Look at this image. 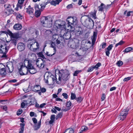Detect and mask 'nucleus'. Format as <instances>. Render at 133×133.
<instances>
[{
    "mask_svg": "<svg viewBox=\"0 0 133 133\" xmlns=\"http://www.w3.org/2000/svg\"><path fill=\"white\" fill-rule=\"evenodd\" d=\"M97 35V33L95 32H94V35H93V39L95 40L96 39V37Z\"/></svg>",
    "mask_w": 133,
    "mask_h": 133,
    "instance_id": "nucleus-54",
    "label": "nucleus"
},
{
    "mask_svg": "<svg viewBox=\"0 0 133 133\" xmlns=\"http://www.w3.org/2000/svg\"><path fill=\"white\" fill-rule=\"evenodd\" d=\"M123 43V42L122 41H121L119 42L116 44L115 45V46L117 47L118 45H121Z\"/></svg>",
    "mask_w": 133,
    "mask_h": 133,
    "instance_id": "nucleus-43",
    "label": "nucleus"
},
{
    "mask_svg": "<svg viewBox=\"0 0 133 133\" xmlns=\"http://www.w3.org/2000/svg\"><path fill=\"white\" fill-rule=\"evenodd\" d=\"M27 46L31 50L34 51L38 49L39 47V44L34 40L29 41Z\"/></svg>",
    "mask_w": 133,
    "mask_h": 133,
    "instance_id": "nucleus-7",
    "label": "nucleus"
},
{
    "mask_svg": "<svg viewBox=\"0 0 133 133\" xmlns=\"http://www.w3.org/2000/svg\"><path fill=\"white\" fill-rule=\"evenodd\" d=\"M32 120L33 122L35 124H37V120L35 118H32Z\"/></svg>",
    "mask_w": 133,
    "mask_h": 133,
    "instance_id": "nucleus-49",
    "label": "nucleus"
},
{
    "mask_svg": "<svg viewBox=\"0 0 133 133\" xmlns=\"http://www.w3.org/2000/svg\"><path fill=\"white\" fill-rule=\"evenodd\" d=\"M6 66L8 68L9 72H11L14 69L13 63L11 62H8L7 63Z\"/></svg>",
    "mask_w": 133,
    "mask_h": 133,
    "instance_id": "nucleus-15",
    "label": "nucleus"
},
{
    "mask_svg": "<svg viewBox=\"0 0 133 133\" xmlns=\"http://www.w3.org/2000/svg\"><path fill=\"white\" fill-rule=\"evenodd\" d=\"M45 4H39L35 7V15L37 17H39L41 15V12L43 10L45 6Z\"/></svg>",
    "mask_w": 133,
    "mask_h": 133,
    "instance_id": "nucleus-8",
    "label": "nucleus"
},
{
    "mask_svg": "<svg viewBox=\"0 0 133 133\" xmlns=\"http://www.w3.org/2000/svg\"><path fill=\"white\" fill-rule=\"evenodd\" d=\"M55 115H52L51 116L50 119L51 120L55 121Z\"/></svg>",
    "mask_w": 133,
    "mask_h": 133,
    "instance_id": "nucleus-51",
    "label": "nucleus"
},
{
    "mask_svg": "<svg viewBox=\"0 0 133 133\" xmlns=\"http://www.w3.org/2000/svg\"><path fill=\"white\" fill-rule=\"evenodd\" d=\"M83 33V30L82 28H80L78 30H77L76 33H74L73 32V33L75 34L77 36H79L81 35Z\"/></svg>",
    "mask_w": 133,
    "mask_h": 133,
    "instance_id": "nucleus-23",
    "label": "nucleus"
},
{
    "mask_svg": "<svg viewBox=\"0 0 133 133\" xmlns=\"http://www.w3.org/2000/svg\"><path fill=\"white\" fill-rule=\"evenodd\" d=\"M32 35L34 38H36L37 37L38 35V31L34 30V32L32 33Z\"/></svg>",
    "mask_w": 133,
    "mask_h": 133,
    "instance_id": "nucleus-25",
    "label": "nucleus"
},
{
    "mask_svg": "<svg viewBox=\"0 0 133 133\" xmlns=\"http://www.w3.org/2000/svg\"><path fill=\"white\" fill-rule=\"evenodd\" d=\"M123 64V62L121 61H119L117 63V64L119 66H120Z\"/></svg>",
    "mask_w": 133,
    "mask_h": 133,
    "instance_id": "nucleus-37",
    "label": "nucleus"
},
{
    "mask_svg": "<svg viewBox=\"0 0 133 133\" xmlns=\"http://www.w3.org/2000/svg\"><path fill=\"white\" fill-rule=\"evenodd\" d=\"M41 87L39 85H37L34 87L33 91L34 92L39 91L41 90Z\"/></svg>",
    "mask_w": 133,
    "mask_h": 133,
    "instance_id": "nucleus-22",
    "label": "nucleus"
},
{
    "mask_svg": "<svg viewBox=\"0 0 133 133\" xmlns=\"http://www.w3.org/2000/svg\"><path fill=\"white\" fill-rule=\"evenodd\" d=\"M50 4L52 5L56 6L57 4H58L56 1H52L50 2Z\"/></svg>",
    "mask_w": 133,
    "mask_h": 133,
    "instance_id": "nucleus-34",
    "label": "nucleus"
},
{
    "mask_svg": "<svg viewBox=\"0 0 133 133\" xmlns=\"http://www.w3.org/2000/svg\"><path fill=\"white\" fill-rule=\"evenodd\" d=\"M41 124V121L38 122V124H35L34 126V130H36L38 129L40 127Z\"/></svg>",
    "mask_w": 133,
    "mask_h": 133,
    "instance_id": "nucleus-24",
    "label": "nucleus"
},
{
    "mask_svg": "<svg viewBox=\"0 0 133 133\" xmlns=\"http://www.w3.org/2000/svg\"><path fill=\"white\" fill-rule=\"evenodd\" d=\"M62 116V113L61 112L58 114L56 116V119H57L59 118H61Z\"/></svg>",
    "mask_w": 133,
    "mask_h": 133,
    "instance_id": "nucleus-33",
    "label": "nucleus"
},
{
    "mask_svg": "<svg viewBox=\"0 0 133 133\" xmlns=\"http://www.w3.org/2000/svg\"><path fill=\"white\" fill-rule=\"evenodd\" d=\"M116 88V87H113L110 88V91H111L115 90Z\"/></svg>",
    "mask_w": 133,
    "mask_h": 133,
    "instance_id": "nucleus-59",
    "label": "nucleus"
},
{
    "mask_svg": "<svg viewBox=\"0 0 133 133\" xmlns=\"http://www.w3.org/2000/svg\"><path fill=\"white\" fill-rule=\"evenodd\" d=\"M105 96L104 94H103L102 95L101 97L102 101L104 100L105 99Z\"/></svg>",
    "mask_w": 133,
    "mask_h": 133,
    "instance_id": "nucleus-52",
    "label": "nucleus"
},
{
    "mask_svg": "<svg viewBox=\"0 0 133 133\" xmlns=\"http://www.w3.org/2000/svg\"><path fill=\"white\" fill-rule=\"evenodd\" d=\"M45 62L41 58H38L36 62L37 66L41 69L43 68L44 66Z\"/></svg>",
    "mask_w": 133,
    "mask_h": 133,
    "instance_id": "nucleus-12",
    "label": "nucleus"
},
{
    "mask_svg": "<svg viewBox=\"0 0 133 133\" xmlns=\"http://www.w3.org/2000/svg\"><path fill=\"white\" fill-rule=\"evenodd\" d=\"M62 95L64 97V98L65 99H67L68 98V95L66 93H63Z\"/></svg>",
    "mask_w": 133,
    "mask_h": 133,
    "instance_id": "nucleus-46",
    "label": "nucleus"
},
{
    "mask_svg": "<svg viewBox=\"0 0 133 133\" xmlns=\"http://www.w3.org/2000/svg\"><path fill=\"white\" fill-rule=\"evenodd\" d=\"M131 50H132L131 47H128L126 48L123 51L127 53L129 52Z\"/></svg>",
    "mask_w": 133,
    "mask_h": 133,
    "instance_id": "nucleus-30",
    "label": "nucleus"
},
{
    "mask_svg": "<svg viewBox=\"0 0 133 133\" xmlns=\"http://www.w3.org/2000/svg\"><path fill=\"white\" fill-rule=\"evenodd\" d=\"M96 11L95 10L94 12L92 14V17L95 19L96 18Z\"/></svg>",
    "mask_w": 133,
    "mask_h": 133,
    "instance_id": "nucleus-44",
    "label": "nucleus"
},
{
    "mask_svg": "<svg viewBox=\"0 0 133 133\" xmlns=\"http://www.w3.org/2000/svg\"><path fill=\"white\" fill-rule=\"evenodd\" d=\"M74 130L73 129L69 128L66 129L64 133H74Z\"/></svg>",
    "mask_w": 133,
    "mask_h": 133,
    "instance_id": "nucleus-26",
    "label": "nucleus"
},
{
    "mask_svg": "<svg viewBox=\"0 0 133 133\" xmlns=\"http://www.w3.org/2000/svg\"><path fill=\"white\" fill-rule=\"evenodd\" d=\"M70 75V74L69 71L67 70L62 71V72L59 71L58 74V81H57V83L60 84L61 83H65L69 78Z\"/></svg>",
    "mask_w": 133,
    "mask_h": 133,
    "instance_id": "nucleus-2",
    "label": "nucleus"
},
{
    "mask_svg": "<svg viewBox=\"0 0 133 133\" xmlns=\"http://www.w3.org/2000/svg\"><path fill=\"white\" fill-rule=\"evenodd\" d=\"M22 16L20 14L17 15L16 16L17 19H22Z\"/></svg>",
    "mask_w": 133,
    "mask_h": 133,
    "instance_id": "nucleus-47",
    "label": "nucleus"
},
{
    "mask_svg": "<svg viewBox=\"0 0 133 133\" xmlns=\"http://www.w3.org/2000/svg\"><path fill=\"white\" fill-rule=\"evenodd\" d=\"M7 32L5 31L0 32V39L2 40L6 39V35Z\"/></svg>",
    "mask_w": 133,
    "mask_h": 133,
    "instance_id": "nucleus-17",
    "label": "nucleus"
},
{
    "mask_svg": "<svg viewBox=\"0 0 133 133\" xmlns=\"http://www.w3.org/2000/svg\"><path fill=\"white\" fill-rule=\"evenodd\" d=\"M56 101H62L63 100L62 99H61L60 98H56Z\"/></svg>",
    "mask_w": 133,
    "mask_h": 133,
    "instance_id": "nucleus-63",
    "label": "nucleus"
},
{
    "mask_svg": "<svg viewBox=\"0 0 133 133\" xmlns=\"http://www.w3.org/2000/svg\"><path fill=\"white\" fill-rule=\"evenodd\" d=\"M51 111L52 113H56L57 112V111L55 108L51 110Z\"/></svg>",
    "mask_w": 133,
    "mask_h": 133,
    "instance_id": "nucleus-61",
    "label": "nucleus"
},
{
    "mask_svg": "<svg viewBox=\"0 0 133 133\" xmlns=\"http://www.w3.org/2000/svg\"><path fill=\"white\" fill-rule=\"evenodd\" d=\"M88 129V127L86 126H83L82 127L81 129V131L79 133H82L83 132L86 131Z\"/></svg>",
    "mask_w": 133,
    "mask_h": 133,
    "instance_id": "nucleus-28",
    "label": "nucleus"
},
{
    "mask_svg": "<svg viewBox=\"0 0 133 133\" xmlns=\"http://www.w3.org/2000/svg\"><path fill=\"white\" fill-rule=\"evenodd\" d=\"M55 43H56V42L55 43V42H52L51 44V46L54 48V52H55V53L56 52V49Z\"/></svg>",
    "mask_w": 133,
    "mask_h": 133,
    "instance_id": "nucleus-29",
    "label": "nucleus"
},
{
    "mask_svg": "<svg viewBox=\"0 0 133 133\" xmlns=\"http://www.w3.org/2000/svg\"><path fill=\"white\" fill-rule=\"evenodd\" d=\"M40 21L42 25L45 27L50 28L52 25V20L50 16L42 17Z\"/></svg>",
    "mask_w": 133,
    "mask_h": 133,
    "instance_id": "nucleus-4",
    "label": "nucleus"
},
{
    "mask_svg": "<svg viewBox=\"0 0 133 133\" xmlns=\"http://www.w3.org/2000/svg\"><path fill=\"white\" fill-rule=\"evenodd\" d=\"M46 104L45 103H43L41 104L40 106H39V108H43L46 105Z\"/></svg>",
    "mask_w": 133,
    "mask_h": 133,
    "instance_id": "nucleus-57",
    "label": "nucleus"
},
{
    "mask_svg": "<svg viewBox=\"0 0 133 133\" xmlns=\"http://www.w3.org/2000/svg\"><path fill=\"white\" fill-rule=\"evenodd\" d=\"M76 95L74 94L71 93V99H74L75 98Z\"/></svg>",
    "mask_w": 133,
    "mask_h": 133,
    "instance_id": "nucleus-40",
    "label": "nucleus"
},
{
    "mask_svg": "<svg viewBox=\"0 0 133 133\" xmlns=\"http://www.w3.org/2000/svg\"><path fill=\"white\" fill-rule=\"evenodd\" d=\"M24 130V128L23 127L21 128L20 130L19 131V133H23Z\"/></svg>",
    "mask_w": 133,
    "mask_h": 133,
    "instance_id": "nucleus-58",
    "label": "nucleus"
},
{
    "mask_svg": "<svg viewBox=\"0 0 133 133\" xmlns=\"http://www.w3.org/2000/svg\"><path fill=\"white\" fill-rule=\"evenodd\" d=\"M104 5V4L103 3H101L100 6L98 7L99 9L98 11H102L103 9L104 8L103 6Z\"/></svg>",
    "mask_w": 133,
    "mask_h": 133,
    "instance_id": "nucleus-31",
    "label": "nucleus"
},
{
    "mask_svg": "<svg viewBox=\"0 0 133 133\" xmlns=\"http://www.w3.org/2000/svg\"><path fill=\"white\" fill-rule=\"evenodd\" d=\"M24 0H18V3L17 5V8H19L21 9L22 7V5L24 1Z\"/></svg>",
    "mask_w": 133,
    "mask_h": 133,
    "instance_id": "nucleus-20",
    "label": "nucleus"
},
{
    "mask_svg": "<svg viewBox=\"0 0 133 133\" xmlns=\"http://www.w3.org/2000/svg\"><path fill=\"white\" fill-rule=\"evenodd\" d=\"M5 68V66L2 64H0V70Z\"/></svg>",
    "mask_w": 133,
    "mask_h": 133,
    "instance_id": "nucleus-45",
    "label": "nucleus"
},
{
    "mask_svg": "<svg viewBox=\"0 0 133 133\" xmlns=\"http://www.w3.org/2000/svg\"><path fill=\"white\" fill-rule=\"evenodd\" d=\"M41 91L42 92H45L46 90V89L44 88H41Z\"/></svg>",
    "mask_w": 133,
    "mask_h": 133,
    "instance_id": "nucleus-56",
    "label": "nucleus"
},
{
    "mask_svg": "<svg viewBox=\"0 0 133 133\" xmlns=\"http://www.w3.org/2000/svg\"><path fill=\"white\" fill-rule=\"evenodd\" d=\"M72 4H69L67 6V8L68 9H69L72 8Z\"/></svg>",
    "mask_w": 133,
    "mask_h": 133,
    "instance_id": "nucleus-60",
    "label": "nucleus"
},
{
    "mask_svg": "<svg viewBox=\"0 0 133 133\" xmlns=\"http://www.w3.org/2000/svg\"><path fill=\"white\" fill-rule=\"evenodd\" d=\"M0 74L2 76H4L6 75V72L5 68L0 70Z\"/></svg>",
    "mask_w": 133,
    "mask_h": 133,
    "instance_id": "nucleus-27",
    "label": "nucleus"
},
{
    "mask_svg": "<svg viewBox=\"0 0 133 133\" xmlns=\"http://www.w3.org/2000/svg\"><path fill=\"white\" fill-rule=\"evenodd\" d=\"M129 110L128 109L121 110L119 117V119L120 120L122 121L125 118L127 115L128 114V111Z\"/></svg>",
    "mask_w": 133,
    "mask_h": 133,
    "instance_id": "nucleus-11",
    "label": "nucleus"
},
{
    "mask_svg": "<svg viewBox=\"0 0 133 133\" xmlns=\"http://www.w3.org/2000/svg\"><path fill=\"white\" fill-rule=\"evenodd\" d=\"M20 66L18 67L20 74L21 75L26 74L28 72L27 66L24 65L22 63H20Z\"/></svg>",
    "mask_w": 133,
    "mask_h": 133,
    "instance_id": "nucleus-10",
    "label": "nucleus"
},
{
    "mask_svg": "<svg viewBox=\"0 0 133 133\" xmlns=\"http://www.w3.org/2000/svg\"><path fill=\"white\" fill-rule=\"evenodd\" d=\"M26 12L29 15L32 16L34 15V10L30 5H29L28 7L26 8Z\"/></svg>",
    "mask_w": 133,
    "mask_h": 133,
    "instance_id": "nucleus-14",
    "label": "nucleus"
},
{
    "mask_svg": "<svg viewBox=\"0 0 133 133\" xmlns=\"http://www.w3.org/2000/svg\"><path fill=\"white\" fill-rule=\"evenodd\" d=\"M8 34L11 37V43L15 46L17 44V39L19 37V34L17 33H13L9 31L8 32Z\"/></svg>",
    "mask_w": 133,
    "mask_h": 133,
    "instance_id": "nucleus-6",
    "label": "nucleus"
},
{
    "mask_svg": "<svg viewBox=\"0 0 133 133\" xmlns=\"http://www.w3.org/2000/svg\"><path fill=\"white\" fill-rule=\"evenodd\" d=\"M66 21L68 22L67 29L72 31H74L75 30L74 26L77 23L76 18L74 17H69L67 18Z\"/></svg>",
    "mask_w": 133,
    "mask_h": 133,
    "instance_id": "nucleus-3",
    "label": "nucleus"
},
{
    "mask_svg": "<svg viewBox=\"0 0 133 133\" xmlns=\"http://www.w3.org/2000/svg\"><path fill=\"white\" fill-rule=\"evenodd\" d=\"M7 45L5 44L3 45H1L0 46V53L3 54L1 56V58H6V54L9 49V47Z\"/></svg>",
    "mask_w": 133,
    "mask_h": 133,
    "instance_id": "nucleus-9",
    "label": "nucleus"
},
{
    "mask_svg": "<svg viewBox=\"0 0 133 133\" xmlns=\"http://www.w3.org/2000/svg\"><path fill=\"white\" fill-rule=\"evenodd\" d=\"M65 23L64 22H63L62 23H61V24H57L56 26L58 29H60L62 30L61 35L63 36V38L66 39H69L71 37V36L73 34V31H72L71 30L70 31H68L65 32L63 34V32L65 31L64 30H63V29H66V26H65Z\"/></svg>",
    "mask_w": 133,
    "mask_h": 133,
    "instance_id": "nucleus-1",
    "label": "nucleus"
},
{
    "mask_svg": "<svg viewBox=\"0 0 133 133\" xmlns=\"http://www.w3.org/2000/svg\"><path fill=\"white\" fill-rule=\"evenodd\" d=\"M5 6H6V8L7 10H9V11L10 12H13V11L12 10H10V8L11 5H8L6 6V5H5Z\"/></svg>",
    "mask_w": 133,
    "mask_h": 133,
    "instance_id": "nucleus-32",
    "label": "nucleus"
},
{
    "mask_svg": "<svg viewBox=\"0 0 133 133\" xmlns=\"http://www.w3.org/2000/svg\"><path fill=\"white\" fill-rule=\"evenodd\" d=\"M102 48L103 49L105 48L106 45V43L105 42H103L102 44Z\"/></svg>",
    "mask_w": 133,
    "mask_h": 133,
    "instance_id": "nucleus-50",
    "label": "nucleus"
},
{
    "mask_svg": "<svg viewBox=\"0 0 133 133\" xmlns=\"http://www.w3.org/2000/svg\"><path fill=\"white\" fill-rule=\"evenodd\" d=\"M30 115L31 116H33L34 115V113L33 112H31L30 113Z\"/></svg>",
    "mask_w": 133,
    "mask_h": 133,
    "instance_id": "nucleus-64",
    "label": "nucleus"
},
{
    "mask_svg": "<svg viewBox=\"0 0 133 133\" xmlns=\"http://www.w3.org/2000/svg\"><path fill=\"white\" fill-rule=\"evenodd\" d=\"M22 28V26L19 24H16L14 25V28L15 30H21Z\"/></svg>",
    "mask_w": 133,
    "mask_h": 133,
    "instance_id": "nucleus-19",
    "label": "nucleus"
},
{
    "mask_svg": "<svg viewBox=\"0 0 133 133\" xmlns=\"http://www.w3.org/2000/svg\"><path fill=\"white\" fill-rule=\"evenodd\" d=\"M22 112V109H19L17 112V115H21Z\"/></svg>",
    "mask_w": 133,
    "mask_h": 133,
    "instance_id": "nucleus-38",
    "label": "nucleus"
},
{
    "mask_svg": "<svg viewBox=\"0 0 133 133\" xmlns=\"http://www.w3.org/2000/svg\"><path fill=\"white\" fill-rule=\"evenodd\" d=\"M112 47V45L111 44H110L108 46L107 49H105V50H107L110 51Z\"/></svg>",
    "mask_w": 133,
    "mask_h": 133,
    "instance_id": "nucleus-39",
    "label": "nucleus"
},
{
    "mask_svg": "<svg viewBox=\"0 0 133 133\" xmlns=\"http://www.w3.org/2000/svg\"><path fill=\"white\" fill-rule=\"evenodd\" d=\"M52 35V31L50 30L46 31L44 33V35L45 36H51Z\"/></svg>",
    "mask_w": 133,
    "mask_h": 133,
    "instance_id": "nucleus-18",
    "label": "nucleus"
},
{
    "mask_svg": "<svg viewBox=\"0 0 133 133\" xmlns=\"http://www.w3.org/2000/svg\"><path fill=\"white\" fill-rule=\"evenodd\" d=\"M24 65H27L28 69V71L31 74H34L37 72V70L31 63V61L26 59H25L24 62Z\"/></svg>",
    "mask_w": 133,
    "mask_h": 133,
    "instance_id": "nucleus-5",
    "label": "nucleus"
},
{
    "mask_svg": "<svg viewBox=\"0 0 133 133\" xmlns=\"http://www.w3.org/2000/svg\"><path fill=\"white\" fill-rule=\"evenodd\" d=\"M81 70L80 71H76L73 74V76H77V74L80 72H81Z\"/></svg>",
    "mask_w": 133,
    "mask_h": 133,
    "instance_id": "nucleus-41",
    "label": "nucleus"
},
{
    "mask_svg": "<svg viewBox=\"0 0 133 133\" xmlns=\"http://www.w3.org/2000/svg\"><path fill=\"white\" fill-rule=\"evenodd\" d=\"M94 69H95L93 66H91L87 70L88 72H91Z\"/></svg>",
    "mask_w": 133,
    "mask_h": 133,
    "instance_id": "nucleus-42",
    "label": "nucleus"
},
{
    "mask_svg": "<svg viewBox=\"0 0 133 133\" xmlns=\"http://www.w3.org/2000/svg\"><path fill=\"white\" fill-rule=\"evenodd\" d=\"M71 102L70 101L67 102L66 103V107L68 108L64 109V111H66L70 109V107L71 105Z\"/></svg>",
    "mask_w": 133,
    "mask_h": 133,
    "instance_id": "nucleus-21",
    "label": "nucleus"
},
{
    "mask_svg": "<svg viewBox=\"0 0 133 133\" xmlns=\"http://www.w3.org/2000/svg\"><path fill=\"white\" fill-rule=\"evenodd\" d=\"M17 80L16 79H14L9 81V82L15 83L17 82Z\"/></svg>",
    "mask_w": 133,
    "mask_h": 133,
    "instance_id": "nucleus-62",
    "label": "nucleus"
},
{
    "mask_svg": "<svg viewBox=\"0 0 133 133\" xmlns=\"http://www.w3.org/2000/svg\"><path fill=\"white\" fill-rule=\"evenodd\" d=\"M131 78L130 77H127V78H124L123 81L125 82V81H127L128 80H130L131 79Z\"/></svg>",
    "mask_w": 133,
    "mask_h": 133,
    "instance_id": "nucleus-48",
    "label": "nucleus"
},
{
    "mask_svg": "<svg viewBox=\"0 0 133 133\" xmlns=\"http://www.w3.org/2000/svg\"><path fill=\"white\" fill-rule=\"evenodd\" d=\"M106 50V52H105L106 55L107 56H109V55L110 54V52H109L110 51H109L108 50Z\"/></svg>",
    "mask_w": 133,
    "mask_h": 133,
    "instance_id": "nucleus-55",
    "label": "nucleus"
},
{
    "mask_svg": "<svg viewBox=\"0 0 133 133\" xmlns=\"http://www.w3.org/2000/svg\"><path fill=\"white\" fill-rule=\"evenodd\" d=\"M101 65V64L100 63H98L95 66H93L94 69H97Z\"/></svg>",
    "mask_w": 133,
    "mask_h": 133,
    "instance_id": "nucleus-36",
    "label": "nucleus"
},
{
    "mask_svg": "<svg viewBox=\"0 0 133 133\" xmlns=\"http://www.w3.org/2000/svg\"><path fill=\"white\" fill-rule=\"evenodd\" d=\"M55 53V52H54L52 54H49V52H47L46 53V54L48 56H52L54 55Z\"/></svg>",
    "mask_w": 133,
    "mask_h": 133,
    "instance_id": "nucleus-53",
    "label": "nucleus"
},
{
    "mask_svg": "<svg viewBox=\"0 0 133 133\" xmlns=\"http://www.w3.org/2000/svg\"><path fill=\"white\" fill-rule=\"evenodd\" d=\"M25 48V45L23 43H19L18 44L17 48L20 51L24 50Z\"/></svg>",
    "mask_w": 133,
    "mask_h": 133,
    "instance_id": "nucleus-16",
    "label": "nucleus"
},
{
    "mask_svg": "<svg viewBox=\"0 0 133 133\" xmlns=\"http://www.w3.org/2000/svg\"><path fill=\"white\" fill-rule=\"evenodd\" d=\"M76 99L77 102L80 103L83 100V98L81 97H79L78 98H76Z\"/></svg>",
    "mask_w": 133,
    "mask_h": 133,
    "instance_id": "nucleus-35",
    "label": "nucleus"
},
{
    "mask_svg": "<svg viewBox=\"0 0 133 133\" xmlns=\"http://www.w3.org/2000/svg\"><path fill=\"white\" fill-rule=\"evenodd\" d=\"M60 38L59 37L58 35L55 34L52 36V40L55 43L57 44H59L61 42L60 41Z\"/></svg>",
    "mask_w": 133,
    "mask_h": 133,
    "instance_id": "nucleus-13",
    "label": "nucleus"
}]
</instances>
